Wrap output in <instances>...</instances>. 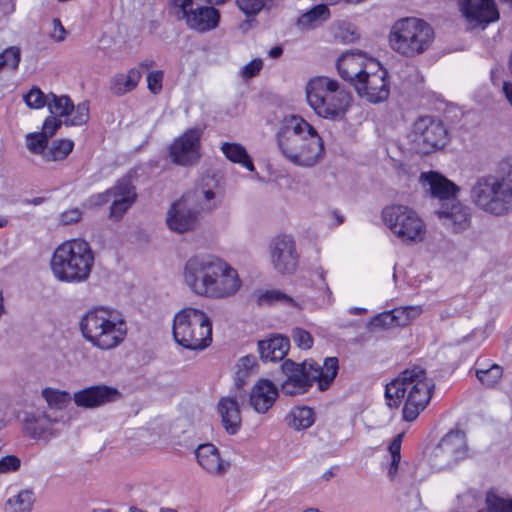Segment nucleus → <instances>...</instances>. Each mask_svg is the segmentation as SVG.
<instances>
[{
  "label": "nucleus",
  "instance_id": "nucleus-1",
  "mask_svg": "<svg viewBox=\"0 0 512 512\" xmlns=\"http://www.w3.org/2000/svg\"><path fill=\"white\" fill-rule=\"evenodd\" d=\"M277 144L282 155L301 167H312L324 155V142L317 130L300 116L286 118L278 132Z\"/></svg>",
  "mask_w": 512,
  "mask_h": 512
},
{
  "label": "nucleus",
  "instance_id": "nucleus-2",
  "mask_svg": "<svg viewBox=\"0 0 512 512\" xmlns=\"http://www.w3.org/2000/svg\"><path fill=\"white\" fill-rule=\"evenodd\" d=\"M471 203L492 216H505L512 210V158L502 161L494 173L475 179L470 188Z\"/></svg>",
  "mask_w": 512,
  "mask_h": 512
},
{
  "label": "nucleus",
  "instance_id": "nucleus-3",
  "mask_svg": "<svg viewBox=\"0 0 512 512\" xmlns=\"http://www.w3.org/2000/svg\"><path fill=\"white\" fill-rule=\"evenodd\" d=\"M434 383L420 366L407 368L386 385L385 396L390 407H398L406 397L402 410L403 419L414 421L428 405Z\"/></svg>",
  "mask_w": 512,
  "mask_h": 512
},
{
  "label": "nucleus",
  "instance_id": "nucleus-4",
  "mask_svg": "<svg viewBox=\"0 0 512 512\" xmlns=\"http://www.w3.org/2000/svg\"><path fill=\"white\" fill-rule=\"evenodd\" d=\"M79 327L84 339L101 351L119 347L128 333L124 316L116 310L103 307L86 312L79 322Z\"/></svg>",
  "mask_w": 512,
  "mask_h": 512
},
{
  "label": "nucleus",
  "instance_id": "nucleus-5",
  "mask_svg": "<svg viewBox=\"0 0 512 512\" xmlns=\"http://www.w3.org/2000/svg\"><path fill=\"white\" fill-rule=\"evenodd\" d=\"M338 369L336 357H327L322 365L309 361L296 363L287 359L281 365L285 375V380L281 383L282 393L287 396L302 395L307 393L314 383H317L319 390L325 391L334 381Z\"/></svg>",
  "mask_w": 512,
  "mask_h": 512
},
{
  "label": "nucleus",
  "instance_id": "nucleus-6",
  "mask_svg": "<svg viewBox=\"0 0 512 512\" xmlns=\"http://www.w3.org/2000/svg\"><path fill=\"white\" fill-rule=\"evenodd\" d=\"M305 92L307 103L314 113L331 121L344 120L353 102L351 93L337 80L327 76L311 78Z\"/></svg>",
  "mask_w": 512,
  "mask_h": 512
},
{
  "label": "nucleus",
  "instance_id": "nucleus-7",
  "mask_svg": "<svg viewBox=\"0 0 512 512\" xmlns=\"http://www.w3.org/2000/svg\"><path fill=\"white\" fill-rule=\"evenodd\" d=\"M94 260V252L86 240L71 239L55 249L50 265L58 281L78 284L89 279Z\"/></svg>",
  "mask_w": 512,
  "mask_h": 512
},
{
  "label": "nucleus",
  "instance_id": "nucleus-8",
  "mask_svg": "<svg viewBox=\"0 0 512 512\" xmlns=\"http://www.w3.org/2000/svg\"><path fill=\"white\" fill-rule=\"evenodd\" d=\"M173 338L188 350H203L212 342V323L201 309L184 307L173 318Z\"/></svg>",
  "mask_w": 512,
  "mask_h": 512
},
{
  "label": "nucleus",
  "instance_id": "nucleus-9",
  "mask_svg": "<svg viewBox=\"0 0 512 512\" xmlns=\"http://www.w3.org/2000/svg\"><path fill=\"white\" fill-rule=\"evenodd\" d=\"M434 40L432 27L424 20L406 17L391 27L389 44L401 56L412 58L424 53Z\"/></svg>",
  "mask_w": 512,
  "mask_h": 512
},
{
  "label": "nucleus",
  "instance_id": "nucleus-10",
  "mask_svg": "<svg viewBox=\"0 0 512 512\" xmlns=\"http://www.w3.org/2000/svg\"><path fill=\"white\" fill-rule=\"evenodd\" d=\"M215 4H199L195 0H169V13L186 27L199 34L208 33L218 28L221 13Z\"/></svg>",
  "mask_w": 512,
  "mask_h": 512
},
{
  "label": "nucleus",
  "instance_id": "nucleus-11",
  "mask_svg": "<svg viewBox=\"0 0 512 512\" xmlns=\"http://www.w3.org/2000/svg\"><path fill=\"white\" fill-rule=\"evenodd\" d=\"M382 220L391 233L404 243H417L424 239L426 225L411 207L391 204L383 208Z\"/></svg>",
  "mask_w": 512,
  "mask_h": 512
},
{
  "label": "nucleus",
  "instance_id": "nucleus-12",
  "mask_svg": "<svg viewBox=\"0 0 512 512\" xmlns=\"http://www.w3.org/2000/svg\"><path fill=\"white\" fill-rule=\"evenodd\" d=\"M354 88L361 98L370 103L384 102L390 95L388 71L379 61H369L366 73L356 80Z\"/></svg>",
  "mask_w": 512,
  "mask_h": 512
},
{
  "label": "nucleus",
  "instance_id": "nucleus-13",
  "mask_svg": "<svg viewBox=\"0 0 512 512\" xmlns=\"http://www.w3.org/2000/svg\"><path fill=\"white\" fill-rule=\"evenodd\" d=\"M136 198L137 194L131 180L122 178L106 191L92 195L88 201L92 206H102L111 201L109 216L118 221L133 205Z\"/></svg>",
  "mask_w": 512,
  "mask_h": 512
},
{
  "label": "nucleus",
  "instance_id": "nucleus-14",
  "mask_svg": "<svg viewBox=\"0 0 512 512\" xmlns=\"http://www.w3.org/2000/svg\"><path fill=\"white\" fill-rule=\"evenodd\" d=\"M469 457L467 439L460 430L450 431L433 450L432 465L438 469H447Z\"/></svg>",
  "mask_w": 512,
  "mask_h": 512
},
{
  "label": "nucleus",
  "instance_id": "nucleus-15",
  "mask_svg": "<svg viewBox=\"0 0 512 512\" xmlns=\"http://www.w3.org/2000/svg\"><path fill=\"white\" fill-rule=\"evenodd\" d=\"M220 258L213 255H196L187 260L183 277L192 293L204 297L210 280L217 270Z\"/></svg>",
  "mask_w": 512,
  "mask_h": 512
},
{
  "label": "nucleus",
  "instance_id": "nucleus-16",
  "mask_svg": "<svg viewBox=\"0 0 512 512\" xmlns=\"http://www.w3.org/2000/svg\"><path fill=\"white\" fill-rule=\"evenodd\" d=\"M447 135V129L441 121L426 116L413 124L411 140L420 152L430 153L446 144Z\"/></svg>",
  "mask_w": 512,
  "mask_h": 512
},
{
  "label": "nucleus",
  "instance_id": "nucleus-17",
  "mask_svg": "<svg viewBox=\"0 0 512 512\" xmlns=\"http://www.w3.org/2000/svg\"><path fill=\"white\" fill-rule=\"evenodd\" d=\"M201 136V129L191 128L176 138L169 146L172 162L181 166L194 164L200 158Z\"/></svg>",
  "mask_w": 512,
  "mask_h": 512
},
{
  "label": "nucleus",
  "instance_id": "nucleus-18",
  "mask_svg": "<svg viewBox=\"0 0 512 512\" xmlns=\"http://www.w3.org/2000/svg\"><path fill=\"white\" fill-rule=\"evenodd\" d=\"M238 272L228 263L219 259L217 270L210 280L204 297L212 299L227 298L234 295L241 287Z\"/></svg>",
  "mask_w": 512,
  "mask_h": 512
},
{
  "label": "nucleus",
  "instance_id": "nucleus-19",
  "mask_svg": "<svg viewBox=\"0 0 512 512\" xmlns=\"http://www.w3.org/2000/svg\"><path fill=\"white\" fill-rule=\"evenodd\" d=\"M273 267L281 273H293L298 265V253L294 239L290 235L280 234L269 245Z\"/></svg>",
  "mask_w": 512,
  "mask_h": 512
},
{
  "label": "nucleus",
  "instance_id": "nucleus-20",
  "mask_svg": "<svg viewBox=\"0 0 512 512\" xmlns=\"http://www.w3.org/2000/svg\"><path fill=\"white\" fill-rule=\"evenodd\" d=\"M198 213V209L193 206L191 195L186 194L171 205L166 222L170 230L185 233L196 226Z\"/></svg>",
  "mask_w": 512,
  "mask_h": 512
},
{
  "label": "nucleus",
  "instance_id": "nucleus-21",
  "mask_svg": "<svg viewBox=\"0 0 512 512\" xmlns=\"http://www.w3.org/2000/svg\"><path fill=\"white\" fill-rule=\"evenodd\" d=\"M420 182L430 197L437 201V208L454 201L460 190L454 182L435 171L421 173Z\"/></svg>",
  "mask_w": 512,
  "mask_h": 512
},
{
  "label": "nucleus",
  "instance_id": "nucleus-22",
  "mask_svg": "<svg viewBox=\"0 0 512 512\" xmlns=\"http://www.w3.org/2000/svg\"><path fill=\"white\" fill-rule=\"evenodd\" d=\"M461 11L471 28H485L499 19L494 0H462Z\"/></svg>",
  "mask_w": 512,
  "mask_h": 512
},
{
  "label": "nucleus",
  "instance_id": "nucleus-23",
  "mask_svg": "<svg viewBox=\"0 0 512 512\" xmlns=\"http://www.w3.org/2000/svg\"><path fill=\"white\" fill-rule=\"evenodd\" d=\"M120 392L107 385H95L74 393L73 401L78 407L93 409L116 401Z\"/></svg>",
  "mask_w": 512,
  "mask_h": 512
},
{
  "label": "nucleus",
  "instance_id": "nucleus-24",
  "mask_svg": "<svg viewBox=\"0 0 512 512\" xmlns=\"http://www.w3.org/2000/svg\"><path fill=\"white\" fill-rule=\"evenodd\" d=\"M435 213L445 226L456 233L466 230L471 223L470 208L457 198L448 205L438 207Z\"/></svg>",
  "mask_w": 512,
  "mask_h": 512
},
{
  "label": "nucleus",
  "instance_id": "nucleus-25",
  "mask_svg": "<svg viewBox=\"0 0 512 512\" xmlns=\"http://www.w3.org/2000/svg\"><path fill=\"white\" fill-rule=\"evenodd\" d=\"M369 61L376 60L361 52H346L338 58L337 70L340 77L354 87L356 80H360L366 73Z\"/></svg>",
  "mask_w": 512,
  "mask_h": 512
},
{
  "label": "nucleus",
  "instance_id": "nucleus-26",
  "mask_svg": "<svg viewBox=\"0 0 512 512\" xmlns=\"http://www.w3.org/2000/svg\"><path fill=\"white\" fill-rule=\"evenodd\" d=\"M195 456L199 466L213 476L224 475L230 466V463L221 457L218 448L211 443L199 445L195 450Z\"/></svg>",
  "mask_w": 512,
  "mask_h": 512
},
{
  "label": "nucleus",
  "instance_id": "nucleus-27",
  "mask_svg": "<svg viewBox=\"0 0 512 512\" xmlns=\"http://www.w3.org/2000/svg\"><path fill=\"white\" fill-rule=\"evenodd\" d=\"M278 395V388L272 381L260 379L251 389L249 403L257 413L264 414L273 406Z\"/></svg>",
  "mask_w": 512,
  "mask_h": 512
},
{
  "label": "nucleus",
  "instance_id": "nucleus-28",
  "mask_svg": "<svg viewBox=\"0 0 512 512\" xmlns=\"http://www.w3.org/2000/svg\"><path fill=\"white\" fill-rule=\"evenodd\" d=\"M218 412L224 429L230 435L236 434L241 428V413L235 397H222L218 402Z\"/></svg>",
  "mask_w": 512,
  "mask_h": 512
},
{
  "label": "nucleus",
  "instance_id": "nucleus-29",
  "mask_svg": "<svg viewBox=\"0 0 512 512\" xmlns=\"http://www.w3.org/2000/svg\"><path fill=\"white\" fill-rule=\"evenodd\" d=\"M289 347V339L281 335H275L258 342L261 359L270 362L282 360L287 355Z\"/></svg>",
  "mask_w": 512,
  "mask_h": 512
},
{
  "label": "nucleus",
  "instance_id": "nucleus-30",
  "mask_svg": "<svg viewBox=\"0 0 512 512\" xmlns=\"http://www.w3.org/2000/svg\"><path fill=\"white\" fill-rule=\"evenodd\" d=\"M57 421L51 419L47 414H29L24 419V426L32 438H48L55 436L53 425Z\"/></svg>",
  "mask_w": 512,
  "mask_h": 512
},
{
  "label": "nucleus",
  "instance_id": "nucleus-31",
  "mask_svg": "<svg viewBox=\"0 0 512 512\" xmlns=\"http://www.w3.org/2000/svg\"><path fill=\"white\" fill-rule=\"evenodd\" d=\"M141 77L142 73L140 69L136 67L128 70L126 74L117 73L111 77L109 81V89L112 94L116 96H123L137 87Z\"/></svg>",
  "mask_w": 512,
  "mask_h": 512
},
{
  "label": "nucleus",
  "instance_id": "nucleus-32",
  "mask_svg": "<svg viewBox=\"0 0 512 512\" xmlns=\"http://www.w3.org/2000/svg\"><path fill=\"white\" fill-rule=\"evenodd\" d=\"M476 377L481 384L486 387L495 386L503 375V368L487 359H478L476 361Z\"/></svg>",
  "mask_w": 512,
  "mask_h": 512
},
{
  "label": "nucleus",
  "instance_id": "nucleus-33",
  "mask_svg": "<svg viewBox=\"0 0 512 512\" xmlns=\"http://www.w3.org/2000/svg\"><path fill=\"white\" fill-rule=\"evenodd\" d=\"M225 157L233 163L240 164L249 171H254L253 161L248 155L245 147L239 143L224 142L220 147Z\"/></svg>",
  "mask_w": 512,
  "mask_h": 512
},
{
  "label": "nucleus",
  "instance_id": "nucleus-34",
  "mask_svg": "<svg viewBox=\"0 0 512 512\" xmlns=\"http://www.w3.org/2000/svg\"><path fill=\"white\" fill-rule=\"evenodd\" d=\"M287 424L295 430H304L315 422V413L307 406H297L291 409L286 417Z\"/></svg>",
  "mask_w": 512,
  "mask_h": 512
},
{
  "label": "nucleus",
  "instance_id": "nucleus-35",
  "mask_svg": "<svg viewBox=\"0 0 512 512\" xmlns=\"http://www.w3.org/2000/svg\"><path fill=\"white\" fill-rule=\"evenodd\" d=\"M34 502L33 491L23 489L7 500L4 512H31Z\"/></svg>",
  "mask_w": 512,
  "mask_h": 512
},
{
  "label": "nucleus",
  "instance_id": "nucleus-36",
  "mask_svg": "<svg viewBox=\"0 0 512 512\" xmlns=\"http://www.w3.org/2000/svg\"><path fill=\"white\" fill-rule=\"evenodd\" d=\"M330 11L325 4H318L312 9L302 14L298 19V24L303 28H314L320 23L328 20Z\"/></svg>",
  "mask_w": 512,
  "mask_h": 512
},
{
  "label": "nucleus",
  "instance_id": "nucleus-37",
  "mask_svg": "<svg viewBox=\"0 0 512 512\" xmlns=\"http://www.w3.org/2000/svg\"><path fill=\"white\" fill-rule=\"evenodd\" d=\"M74 142L69 139H60L47 146L43 159L48 162L61 161L73 150Z\"/></svg>",
  "mask_w": 512,
  "mask_h": 512
},
{
  "label": "nucleus",
  "instance_id": "nucleus-38",
  "mask_svg": "<svg viewBox=\"0 0 512 512\" xmlns=\"http://www.w3.org/2000/svg\"><path fill=\"white\" fill-rule=\"evenodd\" d=\"M42 397L52 409H65L73 399L67 391L47 387L42 390Z\"/></svg>",
  "mask_w": 512,
  "mask_h": 512
},
{
  "label": "nucleus",
  "instance_id": "nucleus-39",
  "mask_svg": "<svg viewBox=\"0 0 512 512\" xmlns=\"http://www.w3.org/2000/svg\"><path fill=\"white\" fill-rule=\"evenodd\" d=\"M423 309L419 305L402 306L391 310L394 322L397 326H407L420 317Z\"/></svg>",
  "mask_w": 512,
  "mask_h": 512
},
{
  "label": "nucleus",
  "instance_id": "nucleus-40",
  "mask_svg": "<svg viewBox=\"0 0 512 512\" xmlns=\"http://www.w3.org/2000/svg\"><path fill=\"white\" fill-rule=\"evenodd\" d=\"M193 201V206L200 210H211L217 206L215 200V192L211 188L196 189L193 194H190Z\"/></svg>",
  "mask_w": 512,
  "mask_h": 512
},
{
  "label": "nucleus",
  "instance_id": "nucleus-41",
  "mask_svg": "<svg viewBox=\"0 0 512 512\" xmlns=\"http://www.w3.org/2000/svg\"><path fill=\"white\" fill-rule=\"evenodd\" d=\"M258 303L261 305L282 303L287 306H296V302L293 298L278 290H265L259 292Z\"/></svg>",
  "mask_w": 512,
  "mask_h": 512
},
{
  "label": "nucleus",
  "instance_id": "nucleus-42",
  "mask_svg": "<svg viewBox=\"0 0 512 512\" xmlns=\"http://www.w3.org/2000/svg\"><path fill=\"white\" fill-rule=\"evenodd\" d=\"M47 105L52 115L65 118L69 116V109L73 108V103L68 96H56L54 94H51Z\"/></svg>",
  "mask_w": 512,
  "mask_h": 512
},
{
  "label": "nucleus",
  "instance_id": "nucleus-43",
  "mask_svg": "<svg viewBox=\"0 0 512 512\" xmlns=\"http://www.w3.org/2000/svg\"><path fill=\"white\" fill-rule=\"evenodd\" d=\"M89 119V104L84 101L69 109V116H66L65 124L68 126H81Z\"/></svg>",
  "mask_w": 512,
  "mask_h": 512
},
{
  "label": "nucleus",
  "instance_id": "nucleus-44",
  "mask_svg": "<svg viewBox=\"0 0 512 512\" xmlns=\"http://www.w3.org/2000/svg\"><path fill=\"white\" fill-rule=\"evenodd\" d=\"M20 61V48L17 46L8 47L0 53V71L3 69L15 71L18 69Z\"/></svg>",
  "mask_w": 512,
  "mask_h": 512
},
{
  "label": "nucleus",
  "instance_id": "nucleus-45",
  "mask_svg": "<svg viewBox=\"0 0 512 512\" xmlns=\"http://www.w3.org/2000/svg\"><path fill=\"white\" fill-rule=\"evenodd\" d=\"M26 145L31 153L43 158L48 146V137L42 132L29 133L26 135Z\"/></svg>",
  "mask_w": 512,
  "mask_h": 512
},
{
  "label": "nucleus",
  "instance_id": "nucleus-46",
  "mask_svg": "<svg viewBox=\"0 0 512 512\" xmlns=\"http://www.w3.org/2000/svg\"><path fill=\"white\" fill-rule=\"evenodd\" d=\"M236 4L247 17H254L264 8L265 0H236Z\"/></svg>",
  "mask_w": 512,
  "mask_h": 512
},
{
  "label": "nucleus",
  "instance_id": "nucleus-47",
  "mask_svg": "<svg viewBox=\"0 0 512 512\" xmlns=\"http://www.w3.org/2000/svg\"><path fill=\"white\" fill-rule=\"evenodd\" d=\"M291 337L295 345L300 349H310L313 345V338L311 334L299 327L292 330Z\"/></svg>",
  "mask_w": 512,
  "mask_h": 512
},
{
  "label": "nucleus",
  "instance_id": "nucleus-48",
  "mask_svg": "<svg viewBox=\"0 0 512 512\" xmlns=\"http://www.w3.org/2000/svg\"><path fill=\"white\" fill-rule=\"evenodd\" d=\"M370 326L374 330H382L396 327L391 310L384 311L374 316L370 321Z\"/></svg>",
  "mask_w": 512,
  "mask_h": 512
},
{
  "label": "nucleus",
  "instance_id": "nucleus-49",
  "mask_svg": "<svg viewBox=\"0 0 512 512\" xmlns=\"http://www.w3.org/2000/svg\"><path fill=\"white\" fill-rule=\"evenodd\" d=\"M24 101L28 107L40 109L46 105V97L39 88H32L25 96Z\"/></svg>",
  "mask_w": 512,
  "mask_h": 512
},
{
  "label": "nucleus",
  "instance_id": "nucleus-50",
  "mask_svg": "<svg viewBox=\"0 0 512 512\" xmlns=\"http://www.w3.org/2000/svg\"><path fill=\"white\" fill-rule=\"evenodd\" d=\"M21 466V460L15 455H6L0 459V475L16 472Z\"/></svg>",
  "mask_w": 512,
  "mask_h": 512
},
{
  "label": "nucleus",
  "instance_id": "nucleus-51",
  "mask_svg": "<svg viewBox=\"0 0 512 512\" xmlns=\"http://www.w3.org/2000/svg\"><path fill=\"white\" fill-rule=\"evenodd\" d=\"M164 73L161 70L152 71L147 75V87L153 94H158L162 90Z\"/></svg>",
  "mask_w": 512,
  "mask_h": 512
},
{
  "label": "nucleus",
  "instance_id": "nucleus-52",
  "mask_svg": "<svg viewBox=\"0 0 512 512\" xmlns=\"http://www.w3.org/2000/svg\"><path fill=\"white\" fill-rule=\"evenodd\" d=\"M263 68V61L261 58H255L247 63L240 71V75L244 79L255 77Z\"/></svg>",
  "mask_w": 512,
  "mask_h": 512
},
{
  "label": "nucleus",
  "instance_id": "nucleus-53",
  "mask_svg": "<svg viewBox=\"0 0 512 512\" xmlns=\"http://www.w3.org/2000/svg\"><path fill=\"white\" fill-rule=\"evenodd\" d=\"M82 217V212L78 208L68 209L61 213L60 222L63 225H70L78 222Z\"/></svg>",
  "mask_w": 512,
  "mask_h": 512
},
{
  "label": "nucleus",
  "instance_id": "nucleus-54",
  "mask_svg": "<svg viewBox=\"0 0 512 512\" xmlns=\"http://www.w3.org/2000/svg\"><path fill=\"white\" fill-rule=\"evenodd\" d=\"M53 29L50 33V37L57 42H62L66 38V29L62 25L60 19L54 18L52 21Z\"/></svg>",
  "mask_w": 512,
  "mask_h": 512
},
{
  "label": "nucleus",
  "instance_id": "nucleus-55",
  "mask_svg": "<svg viewBox=\"0 0 512 512\" xmlns=\"http://www.w3.org/2000/svg\"><path fill=\"white\" fill-rule=\"evenodd\" d=\"M61 126V121L57 119V116H49L45 119L43 123V132L47 135V137L53 136L56 130Z\"/></svg>",
  "mask_w": 512,
  "mask_h": 512
},
{
  "label": "nucleus",
  "instance_id": "nucleus-56",
  "mask_svg": "<svg viewBox=\"0 0 512 512\" xmlns=\"http://www.w3.org/2000/svg\"><path fill=\"white\" fill-rule=\"evenodd\" d=\"M400 459H401L400 454H397V456L391 455V463H390V467H389V471H388L389 476L391 478L394 477V475L396 474V472L398 470V465H399Z\"/></svg>",
  "mask_w": 512,
  "mask_h": 512
},
{
  "label": "nucleus",
  "instance_id": "nucleus-57",
  "mask_svg": "<svg viewBox=\"0 0 512 512\" xmlns=\"http://www.w3.org/2000/svg\"><path fill=\"white\" fill-rule=\"evenodd\" d=\"M256 364L254 356H244L239 360V366L249 370Z\"/></svg>",
  "mask_w": 512,
  "mask_h": 512
},
{
  "label": "nucleus",
  "instance_id": "nucleus-58",
  "mask_svg": "<svg viewBox=\"0 0 512 512\" xmlns=\"http://www.w3.org/2000/svg\"><path fill=\"white\" fill-rule=\"evenodd\" d=\"M401 438H402V435H398L396 438H394V440L391 442L390 446H389V451H390V454L391 455H396L397 454H400V450H401Z\"/></svg>",
  "mask_w": 512,
  "mask_h": 512
},
{
  "label": "nucleus",
  "instance_id": "nucleus-59",
  "mask_svg": "<svg viewBox=\"0 0 512 512\" xmlns=\"http://www.w3.org/2000/svg\"><path fill=\"white\" fill-rule=\"evenodd\" d=\"M503 93L507 99V101L512 106V83L504 82L502 87Z\"/></svg>",
  "mask_w": 512,
  "mask_h": 512
},
{
  "label": "nucleus",
  "instance_id": "nucleus-60",
  "mask_svg": "<svg viewBox=\"0 0 512 512\" xmlns=\"http://www.w3.org/2000/svg\"><path fill=\"white\" fill-rule=\"evenodd\" d=\"M283 53V49L280 47V46H275L273 48H271L268 52V55L271 57V58H278L282 55Z\"/></svg>",
  "mask_w": 512,
  "mask_h": 512
},
{
  "label": "nucleus",
  "instance_id": "nucleus-61",
  "mask_svg": "<svg viewBox=\"0 0 512 512\" xmlns=\"http://www.w3.org/2000/svg\"><path fill=\"white\" fill-rule=\"evenodd\" d=\"M315 273L318 275V277L323 281V285L325 287V289L327 290V292L329 293V295H331V291L329 289V287L327 286V284L325 283V275H326V272L322 269V268H318Z\"/></svg>",
  "mask_w": 512,
  "mask_h": 512
},
{
  "label": "nucleus",
  "instance_id": "nucleus-62",
  "mask_svg": "<svg viewBox=\"0 0 512 512\" xmlns=\"http://www.w3.org/2000/svg\"><path fill=\"white\" fill-rule=\"evenodd\" d=\"M155 65V62L153 60H144L140 63L138 69L142 72V70H148L149 68L153 67Z\"/></svg>",
  "mask_w": 512,
  "mask_h": 512
},
{
  "label": "nucleus",
  "instance_id": "nucleus-63",
  "mask_svg": "<svg viewBox=\"0 0 512 512\" xmlns=\"http://www.w3.org/2000/svg\"><path fill=\"white\" fill-rule=\"evenodd\" d=\"M366 312L365 308L354 307L350 309V313L354 315H361Z\"/></svg>",
  "mask_w": 512,
  "mask_h": 512
},
{
  "label": "nucleus",
  "instance_id": "nucleus-64",
  "mask_svg": "<svg viewBox=\"0 0 512 512\" xmlns=\"http://www.w3.org/2000/svg\"><path fill=\"white\" fill-rule=\"evenodd\" d=\"M42 202H43V198H41V197H36V198L32 199L31 201H29V203H31L33 205H40Z\"/></svg>",
  "mask_w": 512,
  "mask_h": 512
}]
</instances>
